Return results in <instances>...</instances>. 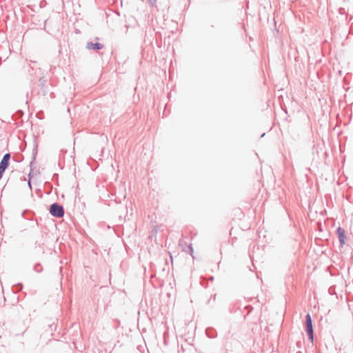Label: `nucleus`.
Instances as JSON below:
<instances>
[{
	"label": "nucleus",
	"mask_w": 353,
	"mask_h": 353,
	"mask_svg": "<svg viewBox=\"0 0 353 353\" xmlns=\"http://www.w3.org/2000/svg\"><path fill=\"white\" fill-rule=\"evenodd\" d=\"M50 212L53 216L57 217H62L63 215V207L56 203L50 206Z\"/></svg>",
	"instance_id": "obj_2"
},
{
	"label": "nucleus",
	"mask_w": 353,
	"mask_h": 353,
	"mask_svg": "<svg viewBox=\"0 0 353 353\" xmlns=\"http://www.w3.org/2000/svg\"><path fill=\"white\" fill-rule=\"evenodd\" d=\"M10 157L9 154H6L0 163V178L2 176L3 173L8 165Z\"/></svg>",
	"instance_id": "obj_3"
},
{
	"label": "nucleus",
	"mask_w": 353,
	"mask_h": 353,
	"mask_svg": "<svg viewBox=\"0 0 353 353\" xmlns=\"http://www.w3.org/2000/svg\"><path fill=\"white\" fill-rule=\"evenodd\" d=\"M337 234L338 237L339 239V241L341 245L345 244V231L341 228H339L337 230Z\"/></svg>",
	"instance_id": "obj_4"
},
{
	"label": "nucleus",
	"mask_w": 353,
	"mask_h": 353,
	"mask_svg": "<svg viewBox=\"0 0 353 353\" xmlns=\"http://www.w3.org/2000/svg\"><path fill=\"white\" fill-rule=\"evenodd\" d=\"M305 318H306V322H305L306 331L307 332V334L309 336V339H310V341L312 343L314 341V332H313L312 318L309 314L306 315Z\"/></svg>",
	"instance_id": "obj_1"
},
{
	"label": "nucleus",
	"mask_w": 353,
	"mask_h": 353,
	"mask_svg": "<svg viewBox=\"0 0 353 353\" xmlns=\"http://www.w3.org/2000/svg\"><path fill=\"white\" fill-rule=\"evenodd\" d=\"M88 48H90V49H94V48L101 49V48H102V45L100 43H94V44L89 43Z\"/></svg>",
	"instance_id": "obj_5"
}]
</instances>
